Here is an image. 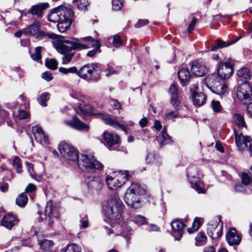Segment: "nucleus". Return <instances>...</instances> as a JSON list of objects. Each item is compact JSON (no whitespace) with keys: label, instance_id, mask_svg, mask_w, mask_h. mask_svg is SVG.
<instances>
[{"label":"nucleus","instance_id":"obj_23","mask_svg":"<svg viewBox=\"0 0 252 252\" xmlns=\"http://www.w3.org/2000/svg\"><path fill=\"white\" fill-rule=\"evenodd\" d=\"M18 220L14 215L8 214L2 218L0 223L1 225L8 229H11L18 223Z\"/></svg>","mask_w":252,"mask_h":252},{"label":"nucleus","instance_id":"obj_37","mask_svg":"<svg viewBox=\"0 0 252 252\" xmlns=\"http://www.w3.org/2000/svg\"><path fill=\"white\" fill-rule=\"evenodd\" d=\"M42 49V48L41 46L37 47L35 48L34 53L31 54V57L33 61L39 62V61L41 60Z\"/></svg>","mask_w":252,"mask_h":252},{"label":"nucleus","instance_id":"obj_6","mask_svg":"<svg viewBox=\"0 0 252 252\" xmlns=\"http://www.w3.org/2000/svg\"><path fill=\"white\" fill-rule=\"evenodd\" d=\"M58 149L68 164L73 166L79 156L78 151L74 146L65 142L60 143Z\"/></svg>","mask_w":252,"mask_h":252},{"label":"nucleus","instance_id":"obj_15","mask_svg":"<svg viewBox=\"0 0 252 252\" xmlns=\"http://www.w3.org/2000/svg\"><path fill=\"white\" fill-rule=\"evenodd\" d=\"M172 228V235L176 240L181 239L183 236L185 224L179 219L174 220L170 223Z\"/></svg>","mask_w":252,"mask_h":252},{"label":"nucleus","instance_id":"obj_8","mask_svg":"<svg viewBox=\"0 0 252 252\" xmlns=\"http://www.w3.org/2000/svg\"><path fill=\"white\" fill-rule=\"evenodd\" d=\"M233 66L234 63L230 58L221 60L217 67V76L223 80L228 79L233 73Z\"/></svg>","mask_w":252,"mask_h":252},{"label":"nucleus","instance_id":"obj_28","mask_svg":"<svg viewBox=\"0 0 252 252\" xmlns=\"http://www.w3.org/2000/svg\"><path fill=\"white\" fill-rule=\"evenodd\" d=\"M174 110H171L167 108L165 112V117L168 120L175 121V119L179 117V110L180 109V103H177V107L173 106Z\"/></svg>","mask_w":252,"mask_h":252},{"label":"nucleus","instance_id":"obj_52","mask_svg":"<svg viewBox=\"0 0 252 252\" xmlns=\"http://www.w3.org/2000/svg\"><path fill=\"white\" fill-rule=\"evenodd\" d=\"M58 63L57 61L54 59L48 60V68L55 70L58 66Z\"/></svg>","mask_w":252,"mask_h":252},{"label":"nucleus","instance_id":"obj_54","mask_svg":"<svg viewBox=\"0 0 252 252\" xmlns=\"http://www.w3.org/2000/svg\"><path fill=\"white\" fill-rule=\"evenodd\" d=\"M197 22V18L195 17H193L191 20V22L188 26L187 31L188 32L190 33H191L192 31L194 30V28L195 27V26Z\"/></svg>","mask_w":252,"mask_h":252},{"label":"nucleus","instance_id":"obj_21","mask_svg":"<svg viewBox=\"0 0 252 252\" xmlns=\"http://www.w3.org/2000/svg\"><path fill=\"white\" fill-rule=\"evenodd\" d=\"M102 119L105 124L114 128H121L123 130L126 131L125 126L119 122L117 117H112L109 115H103L102 116Z\"/></svg>","mask_w":252,"mask_h":252},{"label":"nucleus","instance_id":"obj_25","mask_svg":"<svg viewBox=\"0 0 252 252\" xmlns=\"http://www.w3.org/2000/svg\"><path fill=\"white\" fill-rule=\"evenodd\" d=\"M168 93L170 95V103L176 107L177 103H180L178 100V89L175 84H172L168 89Z\"/></svg>","mask_w":252,"mask_h":252},{"label":"nucleus","instance_id":"obj_56","mask_svg":"<svg viewBox=\"0 0 252 252\" xmlns=\"http://www.w3.org/2000/svg\"><path fill=\"white\" fill-rule=\"evenodd\" d=\"M109 104L114 109H119L121 108L120 102L116 99H111L109 101Z\"/></svg>","mask_w":252,"mask_h":252},{"label":"nucleus","instance_id":"obj_20","mask_svg":"<svg viewBox=\"0 0 252 252\" xmlns=\"http://www.w3.org/2000/svg\"><path fill=\"white\" fill-rule=\"evenodd\" d=\"M191 70L194 75L202 77L207 73L208 68L203 63L194 62L192 63Z\"/></svg>","mask_w":252,"mask_h":252},{"label":"nucleus","instance_id":"obj_35","mask_svg":"<svg viewBox=\"0 0 252 252\" xmlns=\"http://www.w3.org/2000/svg\"><path fill=\"white\" fill-rule=\"evenodd\" d=\"M48 205H50V211L48 214V217L52 219V218H57L59 215V206L57 205H53V203H49L48 202Z\"/></svg>","mask_w":252,"mask_h":252},{"label":"nucleus","instance_id":"obj_40","mask_svg":"<svg viewBox=\"0 0 252 252\" xmlns=\"http://www.w3.org/2000/svg\"><path fill=\"white\" fill-rule=\"evenodd\" d=\"M63 252H81V248L77 244L72 243L68 245Z\"/></svg>","mask_w":252,"mask_h":252},{"label":"nucleus","instance_id":"obj_11","mask_svg":"<svg viewBox=\"0 0 252 252\" xmlns=\"http://www.w3.org/2000/svg\"><path fill=\"white\" fill-rule=\"evenodd\" d=\"M73 10L72 6L68 4L61 5L53 8L48 14V21L56 23L63 18L66 12H71Z\"/></svg>","mask_w":252,"mask_h":252},{"label":"nucleus","instance_id":"obj_12","mask_svg":"<svg viewBox=\"0 0 252 252\" xmlns=\"http://www.w3.org/2000/svg\"><path fill=\"white\" fill-rule=\"evenodd\" d=\"M82 189L85 192L99 189L102 187L100 179L96 177H88L82 185Z\"/></svg>","mask_w":252,"mask_h":252},{"label":"nucleus","instance_id":"obj_63","mask_svg":"<svg viewBox=\"0 0 252 252\" xmlns=\"http://www.w3.org/2000/svg\"><path fill=\"white\" fill-rule=\"evenodd\" d=\"M35 189H36L35 186L33 184L30 183L26 187V188L25 189V191L26 192H32V191H33L34 190H35Z\"/></svg>","mask_w":252,"mask_h":252},{"label":"nucleus","instance_id":"obj_61","mask_svg":"<svg viewBox=\"0 0 252 252\" xmlns=\"http://www.w3.org/2000/svg\"><path fill=\"white\" fill-rule=\"evenodd\" d=\"M235 189L238 192H244L245 188L243 185L240 183H237L235 186Z\"/></svg>","mask_w":252,"mask_h":252},{"label":"nucleus","instance_id":"obj_14","mask_svg":"<svg viewBox=\"0 0 252 252\" xmlns=\"http://www.w3.org/2000/svg\"><path fill=\"white\" fill-rule=\"evenodd\" d=\"M66 15H64L63 18L58 21L57 28L60 32H66L70 27L72 23L71 18L74 16V11L66 12Z\"/></svg>","mask_w":252,"mask_h":252},{"label":"nucleus","instance_id":"obj_30","mask_svg":"<svg viewBox=\"0 0 252 252\" xmlns=\"http://www.w3.org/2000/svg\"><path fill=\"white\" fill-rule=\"evenodd\" d=\"M39 30V25L37 24H33L23 29V34L26 35H33L38 32Z\"/></svg>","mask_w":252,"mask_h":252},{"label":"nucleus","instance_id":"obj_55","mask_svg":"<svg viewBox=\"0 0 252 252\" xmlns=\"http://www.w3.org/2000/svg\"><path fill=\"white\" fill-rule=\"evenodd\" d=\"M30 116L29 113L24 110H19L18 118L20 120H24L29 118Z\"/></svg>","mask_w":252,"mask_h":252},{"label":"nucleus","instance_id":"obj_26","mask_svg":"<svg viewBox=\"0 0 252 252\" xmlns=\"http://www.w3.org/2000/svg\"><path fill=\"white\" fill-rule=\"evenodd\" d=\"M190 76V72L187 68L180 69L178 73V77L180 80V84L183 86L187 85L189 83Z\"/></svg>","mask_w":252,"mask_h":252},{"label":"nucleus","instance_id":"obj_1","mask_svg":"<svg viewBox=\"0 0 252 252\" xmlns=\"http://www.w3.org/2000/svg\"><path fill=\"white\" fill-rule=\"evenodd\" d=\"M48 38H52V44L57 51L61 54H65L72 50H82L90 48V45L85 44L84 41L92 42L94 38L87 36L83 38H72V40L64 39L62 36L48 33Z\"/></svg>","mask_w":252,"mask_h":252},{"label":"nucleus","instance_id":"obj_50","mask_svg":"<svg viewBox=\"0 0 252 252\" xmlns=\"http://www.w3.org/2000/svg\"><path fill=\"white\" fill-rule=\"evenodd\" d=\"M95 41V40H94V42ZM92 42H93V41H92ZM96 47L95 48V49H94L92 50H91L90 51H89L87 53V55L89 57H94L96 53V52H97L98 49L99 48V47H100V43L98 41L96 40L95 41V44Z\"/></svg>","mask_w":252,"mask_h":252},{"label":"nucleus","instance_id":"obj_7","mask_svg":"<svg viewBox=\"0 0 252 252\" xmlns=\"http://www.w3.org/2000/svg\"><path fill=\"white\" fill-rule=\"evenodd\" d=\"M223 79L220 78L216 74L209 75L205 78V83L211 91L217 94L221 95L227 90V86L224 84Z\"/></svg>","mask_w":252,"mask_h":252},{"label":"nucleus","instance_id":"obj_16","mask_svg":"<svg viewBox=\"0 0 252 252\" xmlns=\"http://www.w3.org/2000/svg\"><path fill=\"white\" fill-rule=\"evenodd\" d=\"M236 144L240 150H243L248 147V143L252 141L249 136H244L242 133H239L235 129H234Z\"/></svg>","mask_w":252,"mask_h":252},{"label":"nucleus","instance_id":"obj_53","mask_svg":"<svg viewBox=\"0 0 252 252\" xmlns=\"http://www.w3.org/2000/svg\"><path fill=\"white\" fill-rule=\"evenodd\" d=\"M242 182L243 185L247 186L251 182V178L249 176V175L246 173H243L242 175Z\"/></svg>","mask_w":252,"mask_h":252},{"label":"nucleus","instance_id":"obj_47","mask_svg":"<svg viewBox=\"0 0 252 252\" xmlns=\"http://www.w3.org/2000/svg\"><path fill=\"white\" fill-rule=\"evenodd\" d=\"M47 99V93H44L42 94L39 97L37 98V100L38 103L43 106H46V100Z\"/></svg>","mask_w":252,"mask_h":252},{"label":"nucleus","instance_id":"obj_57","mask_svg":"<svg viewBox=\"0 0 252 252\" xmlns=\"http://www.w3.org/2000/svg\"><path fill=\"white\" fill-rule=\"evenodd\" d=\"M47 208V204H46V205L45 206V211H44V213H42V212H41L40 211H38L37 212V214L39 216L38 217V221L39 222H42L43 221L44 218L46 217V216H47V213H46Z\"/></svg>","mask_w":252,"mask_h":252},{"label":"nucleus","instance_id":"obj_49","mask_svg":"<svg viewBox=\"0 0 252 252\" xmlns=\"http://www.w3.org/2000/svg\"><path fill=\"white\" fill-rule=\"evenodd\" d=\"M207 237L203 232H199L196 237V245L199 246L198 243L203 242L206 241Z\"/></svg>","mask_w":252,"mask_h":252},{"label":"nucleus","instance_id":"obj_46","mask_svg":"<svg viewBox=\"0 0 252 252\" xmlns=\"http://www.w3.org/2000/svg\"><path fill=\"white\" fill-rule=\"evenodd\" d=\"M80 222H81V227L84 228H87L89 225V221L88 217L85 214H81L80 215Z\"/></svg>","mask_w":252,"mask_h":252},{"label":"nucleus","instance_id":"obj_29","mask_svg":"<svg viewBox=\"0 0 252 252\" xmlns=\"http://www.w3.org/2000/svg\"><path fill=\"white\" fill-rule=\"evenodd\" d=\"M237 74L238 79L242 81V83L248 82V80L250 79L252 76V73L249 69L245 67L239 69Z\"/></svg>","mask_w":252,"mask_h":252},{"label":"nucleus","instance_id":"obj_31","mask_svg":"<svg viewBox=\"0 0 252 252\" xmlns=\"http://www.w3.org/2000/svg\"><path fill=\"white\" fill-rule=\"evenodd\" d=\"M93 111L94 109L91 105L89 104H80L76 112L80 115H90L93 113Z\"/></svg>","mask_w":252,"mask_h":252},{"label":"nucleus","instance_id":"obj_17","mask_svg":"<svg viewBox=\"0 0 252 252\" xmlns=\"http://www.w3.org/2000/svg\"><path fill=\"white\" fill-rule=\"evenodd\" d=\"M64 123L70 127L77 130H88L90 127L81 121L76 116L72 117L71 121H64Z\"/></svg>","mask_w":252,"mask_h":252},{"label":"nucleus","instance_id":"obj_60","mask_svg":"<svg viewBox=\"0 0 252 252\" xmlns=\"http://www.w3.org/2000/svg\"><path fill=\"white\" fill-rule=\"evenodd\" d=\"M26 166H27V168L28 169V171H29V172L32 178H34L33 174H32V172L33 171V164L32 163L28 162H26Z\"/></svg>","mask_w":252,"mask_h":252},{"label":"nucleus","instance_id":"obj_13","mask_svg":"<svg viewBox=\"0 0 252 252\" xmlns=\"http://www.w3.org/2000/svg\"><path fill=\"white\" fill-rule=\"evenodd\" d=\"M223 224L219 220L217 221H213L211 224H209L207 227V233L212 239H216L220 237L222 232Z\"/></svg>","mask_w":252,"mask_h":252},{"label":"nucleus","instance_id":"obj_24","mask_svg":"<svg viewBox=\"0 0 252 252\" xmlns=\"http://www.w3.org/2000/svg\"><path fill=\"white\" fill-rule=\"evenodd\" d=\"M47 8V2L39 3L32 5L29 13L36 16L38 18H41L43 16V11Z\"/></svg>","mask_w":252,"mask_h":252},{"label":"nucleus","instance_id":"obj_4","mask_svg":"<svg viewBox=\"0 0 252 252\" xmlns=\"http://www.w3.org/2000/svg\"><path fill=\"white\" fill-rule=\"evenodd\" d=\"M73 167H78L84 172L93 173L96 170H101L103 165L95 158L93 154H83L79 156Z\"/></svg>","mask_w":252,"mask_h":252},{"label":"nucleus","instance_id":"obj_48","mask_svg":"<svg viewBox=\"0 0 252 252\" xmlns=\"http://www.w3.org/2000/svg\"><path fill=\"white\" fill-rule=\"evenodd\" d=\"M122 0H112V8L115 11L119 10L123 6Z\"/></svg>","mask_w":252,"mask_h":252},{"label":"nucleus","instance_id":"obj_32","mask_svg":"<svg viewBox=\"0 0 252 252\" xmlns=\"http://www.w3.org/2000/svg\"><path fill=\"white\" fill-rule=\"evenodd\" d=\"M233 120L236 125L239 128H247L244 118L241 114L238 113L234 114L233 115Z\"/></svg>","mask_w":252,"mask_h":252},{"label":"nucleus","instance_id":"obj_38","mask_svg":"<svg viewBox=\"0 0 252 252\" xmlns=\"http://www.w3.org/2000/svg\"><path fill=\"white\" fill-rule=\"evenodd\" d=\"M131 220L138 225L144 224L146 222V218L140 215L132 216Z\"/></svg>","mask_w":252,"mask_h":252},{"label":"nucleus","instance_id":"obj_44","mask_svg":"<svg viewBox=\"0 0 252 252\" xmlns=\"http://www.w3.org/2000/svg\"><path fill=\"white\" fill-rule=\"evenodd\" d=\"M13 166L16 169L17 173H22L21 159L18 157H16L13 159Z\"/></svg>","mask_w":252,"mask_h":252},{"label":"nucleus","instance_id":"obj_33","mask_svg":"<svg viewBox=\"0 0 252 252\" xmlns=\"http://www.w3.org/2000/svg\"><path fill=\"white\" fill-rule=\"evenodd\" d=\"M161 146L171 144L173 142L171 137L167 133L166 129H162L161 136H159V140Z\"/></svg>","mask_w":252,"mask_h":252},{"label":"nucleus","instance_id":"obj_62","mask_svg":"<svg viewBox=\"0 0 252 252\" xmlns=\"http://www.w3.org/2000/svg\"><path fill=\"white\" fill-rule=\"evenodd\" d=\"M155 158L152 154H148L146 158V161L147 163H153L154 162Z\"/></svg>","mask_w":252,"mask_h":252},{"label":"nucleus","instance_id":"obj_51","mask_svg":"<svg viewBox=\"0 0 252 252\" xmlns=\"http://www.w3.org/2000/svg\"><path fill=\"white\" fill-rule=\"evenodd\" d=\"M113 44L114 46L117 47L123 44V41L121 37L118 35H115L113 37Z\"/></svg>","mask_w":252,"mask_h":252},{"label":"nucleus","instance_id":"obj_34","mask_svg":"<svg viewBox=\"0 0 252 252\" xmlns=\"http://www.w3.org/2000/svg\"><path fill=\"white\" fill-rule=\"evenodd\" d=\"M123 231L120 233V234L124 236L127 243L128 244L130 242L131 236V233H130V231L132 230L130 226H127L126 224H125L123 226Z\"/></svg>","mask_w":252,"mask_h":252},{"label":"nucleus","instance_id":"obj_18","mask_svg":"<svg viewBox=\"0 0 252 252\" xmlns=\"http://www.w3.org/2000/svg\"><path fill=\"white\" fill-rule=\"evenodd\" d=\"M32 132L36 142L43 146H46L47 145V137L42 128L38 126H33L32 127Z\"/></svg>","mask_w":252,"mask_h":252},{"label":"nucleus","instance_id":"obj_36","mask_svg":"<svg viewBox=\"0 0 252 252\" xmlns=\"http://www.w3.org/2000/svg\"><path fill=\"white\" fill-rule=\"evenodd\" d=\"M28 197L24 193L20 194L16 199V204L19 207H23L27 203Z\"/></svg>","mask_w":252,"mask_h":252},{"label":"nucleus","instance_id":"obj_19","mask_svg":"<svg viewBox=\"0 0 252 252\" xmlns=\"http://www.w3.org/2000/svg\"><path fill=\"white\" fill-rule=\"evenodd\" d=\"M197 86L193 85L190 88V91L192 94V101L194 104L201 106L205 102L206 97L202 93H198L197 92Z\"/></svg>","mask_w":252,"mask_h":252},{"label":"nucleus","instance_id":"obj_58","mask_svg":"<svg viewBox=\"0 0 252 252\" xmlns=\"http://www.w3.org/2000/svg\"><path fill=\"white\" fill-rule=\"evenodd\" d=\"M73 56L72 54H68L65 55L63 57V62L62 63L63 64L68 63L72 60V58Z\"/></svg>","mask_w":252,"mask_h":252},{"label":"nucleus","instance_id":"obj_41","mask_svg":"<svg viewBox=\"0 0 252 252\" xmlns=\"http://www.w3.org/2000/svg\"><path fill=\"white\" fill-rule=\"evenodd\" d=\"M73 4L77 6L79 9L84 10L89 5V2L87 0H75L73 1Z\"/></svg>","mask_w":252,"mask_h":252},{"label":"nucleus","instance_id":"obj_22","mask_svg":"<svg viewBox=\"0 0 252 252\" xmlns=\"http://www.w3.org/2000/svg\"><path fill=\"white\" fill-rule=\"evenodd\" d=\"M226 240L229 245L237 246L240 243L241 238L237 233L236 229L233 228H231L227 233Z\"/></svg>","mask_w":252,"mask_h":252},{"label":"nucleus","instance_id":"obj_64","mask_svg":"<svg viewBox=\"0 0 252 252\" xmlns=\"http://www.w3.org/2000/svg\"><path fill=\"white\" fill-rule=\"evenodd\" d=\"M39 244L40 246V248L42 250L45 251V252L47 251V242L46 240L44 241H41L39 242Z\"/></svg>","mask_w":252,"mask_h":252},{"label":"nucleus","instance_id":"obj_39","mask_svg":"<svg viewBox=\"0 0 252 252\" xmlns=\"http://www.w3.org/2000/svg\"><path fill=\"white\" fill-rule=\"evenodd\" d=\"M230 44L227 43L221 40L217 39L214 44L212 46L210 50L211 51H215L219 48L226 47Z\"/></svg>","mask_w":252,"mask_h":252},{"label":"nucleus","instance_id":"obj_5","mask_svg":"<svg viewBox=\"0 0 252 252\" xmlns=\"http://www.w3.org/2000/svg\"><path fill=\"white\" fill-rule=\"evenodd\" d=\"M97 68V64L95 63L87 64L83 66L78 71L77 68L75 66L66 68L63 67L59 68V70L63 74H67L69 73H77L81 78L89 81L94 71Z\"/></svg>","mask_w":252,"mask_h":252},{"label":"nucleus","instance_id":"obj_27","mask_svg":"<svg viewBox=\"0 0 252 252\" xmlns=\"http://www.w3.org/2000/svg\"><path fill=\"white\" fill-rule=\"evenodd\" d=\"M103 138L105 144H107L109 147L119 142V137L117 134L105 132L103 133Z\"/></svg>","mask_w":252,"mask_h":252},{"label":"nucleus","instance_id":"obj_43","mask_svg":"<svg viewBox=\"0 0 252 252\" xmlns=\"http://www.w3.org/2000/svg\"><path fill=\"white\" fill-rule=\"evenodd\" d=\"M211 107L214 112L216 113H221L222 110V107L219 101L212 100L211 102Z\"/></svg>","mask_w":252,"mask_h":252},{"label":"nucleus","instance_id":"obj_2","mask_svg":"<svg viewBox=\"0 0 252 252\" xmlns=\"http://www.w3.org/2000/svg\"><path fill=\"white\" fill-rule=\"evenodd\" d=\"M125 206L117 194L111 195L103 205L105 215L110 219L120 221Z\"/></svg>","mask_w":252,"mask_h":252},{"label":"nucleus","instance_id":"obj_3","mask_svg":"<svg viewBox=\"0 0 252 252\" xmlns=\"http://www.w3.org/2000/svg\"><path fill=\"white\" fill-rule=\"evenodd\" d=\"M146 189L139 184L134 183L127 188L124 196L126 203L131 208L137 209L141 205L142 197L145 196Z\"/></svg>","mask_w":252,"mask_h":252},{"label":"nucleus","instance_id":"obj_9","mask_svg":"<svg viewBox=\"0 0 252 252\" xmlns=\"http://www.w3.org/2000/svg\"><path fill=\"white\" fill-rule=\"evenodd\" d=\"M130 177L129 171L127 170H120L117 177L113 178L108 176L106 178V183L108 188L111 190H117L121 188L125 183V181H121L123 179L128 180Z\"/></svg>","mask_w":252,"mask_h":252},{"label":"nucleus","instance_id":"obj_45","mask_svg":"<svg viewBox=\"0 0 252 252\" xmlns=\"http://www.w3.org/2000/svg\"><path fill=\"white\" fill-rule=\"evenodd\" d=\"M201 221L199 219L196 218L192 223L191 228H189L188 231L189 233H191L193 231L197 230L200 226Z\"/></svg>","mask_w":252,"mask_h":252},{"label":"nucleus","instance_id":"obj_10","mask_svg":"<svg viewBox=\"0 0 252 252\" xmlns=\"http://www.w3.org/2000/svg\"><path fill=\"white\" fill-rule=\"evenodd\" d=\"M237 96L243 104H247L252 100V86L249 82L240 83L238 86Z\"/></svg>","mask_w":252,"mask_h":252},{"label":"nucleus","instance_id":"obj_42","mask_svg":"<svg viewBox=\"0 0 252 252\" xmlns=\"http://www.w3.org/2000/svg\"><path fill=\"white\" fill-rule=\"evenodd\" d=\"M188 178L190 180L192 188L194 189L198 193H204L206 192L205 189L201 187V186L197 182H195L193 183L192 181H191L189 179V177L188 175Z\"/></svg>","mask_w":252,"mask_h":252},{"label":"nucleus","instance_id":"obj_59","mask_svg":"<svg viewBox=\"0 0 252 252\" xmlns=\"http://www.w3.org/2000/svg\"><path fill=\"white\" fill-rule=\"evenodd\" d=\"M149 23V21L147 19H140L135 25V27L137 28H141V27L146 25Z\"/></svg>","mask_w":252,"mask_h":252}]
</instances>
